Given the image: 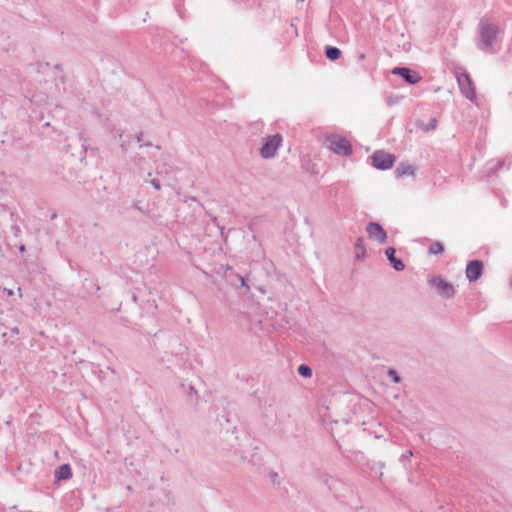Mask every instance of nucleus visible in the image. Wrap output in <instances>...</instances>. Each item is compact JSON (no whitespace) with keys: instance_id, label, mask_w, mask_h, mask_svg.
I'll use <instances>...</instances> for the list:
<instances>
[{"instance_id":"obj_1","label":"nucleus","mask_w":512,"mask_h":512,"mask_svg":"<svg viewBox=\"0 0 512 512\" xmlns=\"http://www.w3.org/2000/svg\"><path fill=\"white\" fill-rule=\"evenodd\" d=\"M480 43L478 47L481 50H488L492 47L496 40L499 28L496 24L491 23L487 18H482L478 25Z\"/></svg>"},{"instance_id":"obj_2","label":"nucleus","mask_w":512,"mask_h":512,"mask_svg":"<svg viewBox=\"0 0 512 512\" xmlns=\"http://www.w3.org/2000/svg\"><path fill=\"white\" fill-rule=\"evenodd\" d=\"M325 145L337 155L350 156L353 152L350 142L345 137L337 134L326 136Z\"/></svg>"},{"instance_id":"obj_3","label":"nucleus","mask_w":512,"mask_h":512,"mask_svg":"<svg viewBox=\"0 0 512 512\" xmlns=\"http://www.w3.org/2000/svg\"><path fill=\"white\" fill-rule=\"evenodd\" d=\"M428 284L435 290L436 294L443 299H452L456 294V289L453 284L443 279L440 275L430 277Z\"/></svg>"},{"instance_id":"obj_4","label":"nucleus","mask_w":512,"mask_h":512,"mask_svg":"<svg viewBox=\"0 0 512 512\" xmlns=\"http://www.w3.org/2000/svg\"><path fill=\"white\" fill-rule=\"evenodd\" d=\"M283 141L282 136L277 133L264 138L263 144L259 149V154L263 159H271L276 155L277 150Z\"/></svg>"},{"instance_id":"obj_5","label":"nucleus","mask_w":512,"mask_h":512,"mask_svg":"<svg viewBox=\"0 0 512 512\" xmlns=\"http://www.w3.org/2000/svg\"><path fill=\"white\" fill-rule=\"evenodd\" d=\"M371 164L378 170H388L393 167L396 157L384 150H376L370 157Z\"/></svg>"},{"instance_id":"obj_6","label":"nucleus","mask_w":512,"mask_h":512,"mask_svg":"<svg viewBox=\"0 0 512 512\" xmlns=\"http://www.w3.org/2000/svg\"><path fill=\"white\" fill-rule=\"evenodd\" d=\"M457 82L461 93L469 100L473 101L476 98V91L474 83L470 75L464 71L457 75Z\"/></svg>"},{"instance_id":"obj_7","label":"nucleus","mask_w":512,"mask_h":512,"mask_svg":"<svg viewBox=\"0 0 512 512\" xmlns=\"http://www.w3.org/2000/svg\"><path fill=\"white\" fill-rule=\"evenodd\" d=\"M366 232L370 239L375 240L380 244H384L387 241V232L378 222H369L366 226Z\"/></svg>"},{"instance_id":"obj_8","label":"nucleus","mask_w":512,"mask_h":512,"mask_svg":"<svg viewBox=\"0 0 512 512\" xmlns=\"http://www.w3.org/2000/svg\"><path fill=\"white\" fill-rule=\"evenodd\" d=\"M391 73L403 78V80L409 85H415L422 79L421 75L408 67H395Z\"/></svg>"},{"instance_id":"obj_9","label":"nucleus","mask_w":512,"mask_h":512,"mask_svg":"<svg viewBox=\"0 0 512 512\" xmlns=\"http://www.w3.org/2000/svg\"><path fill=\"white\" fill-rule=\"evenodd\" d=\"M484 264L481 260L474 259L468 261L466 265V277L469 282L477 281L483 274Z\"/></svg>"},{"instance_id":"obj_10","label":"nucleus","mask_w":512,"mask_h":512,"mask_svg":"<svg viewBox=\"0 0 512 512\" xmlns=\"http://www.w3.org/2000/svg\"><path fill=\"white\" fill-rule=\"evenodd\" d=\"M230 283L235 287L239 294H247L250 291L248 278L240 274H231L229 276Z\"/></svg>"},{"instance_id":"obj_11","label":"nucleus","mask_w":512,"mask_h":512,"mask_svg":"<svg viewBox=\"0 0 512 512\" xmlns=\"http://www.w3.org/2000/svg\"><path fill=\"white\" fill-rule=\"evenodd\" d=\"M395 254L396 249L394 247H388L385 250V255L394 270L403 271L405 269V264L400 258H397Z\"/></svg>"},{"instance_id":"obj_12","label":"nucleus","mask_w":512,"mask_h":512,"mask_svg":"<svg viewBox=\"0 0 512 512\" xmlns=\"http://www.w3.org/2000/svg\"><path fill=\"white\" fill-rule=\"evenodd\" d=\"M72 468L69 464H62L54 472L55 482L69 480L72 477Z\"/></svg>"},{"instance_id":"obj_13","label":"nucleus","mask_w":512,"mask_h":512,"mask_svg":"<svg viewBox=\"0 0 512 512\" xmlns=\"http://www.w3.org/2000/svg\"><path fill=\"white\" fill-rule=\"evenodd\" d=\"M416 170V166L406 162H401L395 169V175L397 178H401L404 176H414Z\"/></svg>"},{"instance_id":"obj_14","label":"nucleus","mask_w":512,"mask_h":512,"mask_svg":"<svg viewBox=\"0 0 512 512\" xmlns=\"http://www.w3.org/2000/svg\"><path fill=\"white\" fill-rule=\"evenodd\" d=\"M324 54L330 61H336L341 57L342 51L338 47L327 45L324 49Z\"/></svg>"},{"instance_id":"obj_15","label":"nucleus","mask_w":512,"mask_h":512,"mask_svg":"<svg viewBox=\"0 0 512 512\" xmlns=\"http://www.w3.org/2000/svg\"><path fill=\"white\" fill-rule=\"evenodd\" d=\"M355 258L356 260H363L366 256V248L363 237H358L355 242Z\"/></svg>"},{"instance_id":"obj_16","label":"nucleus","mask_w":512,"mask_h":512,"mask_svg":"<svg viewBox=\"0 0 512 512\" xmlns=\"http://www.w3.org/2000/svg\"><path fill=\"white\" fill-rule=\"evenodd\" d=\"M233 2L239 4L244 9H260L261 3L259 0H232Z\"/></svg>"},{"instance_id":"obj_17","label":"nucleus","mask_w":512,"mask_h":512,"mask_svg":"<svg viewBox=\"0 0 512 512\" xmlns=\"http://www.w3.org/2000/svg\"><path fill=\"white\" fill-rule=\"evenodd\" d=\"M79 140L82 142L81 147H82V149H83V151H84V156H83V157H81V160H82L83 158H85V157H86V154H87L89 151L91 152V154H94V153H95V151H96L97 149H96V148H93V147L88 146V144H87L88 139H87V138H85V137H83V135H82L81 133H79Z\"/></svg>"},{"instance_id":"obj_18","label":"nucleus","mask_w":512,"mask_h":512,"mask_svg":"<svg viewBox=\"0 0 512 512\" xmlns=\"http://www.w3.org/2000/svg\"><path fill=\"white\" fill-rule=\"evenodd\" d=\"M429 254H442L444 252V245L440 241L433 242L428 249Z\"/></svg>"},{"instance_id":"obj_19","label":"nucleus","mask_w":512,"mask_h":512,"mask_svg":"<svg viewBox=\"0 0 512 512\" xmlns=\"http://www.w3.org/2000/svg\"><path fill=\"white\" fill-rule=\"evenodd\" d=\"M297 372L303 378H310V377H312V373H313L312 368L307 364L299 365Z\"/></svg>"},{"instance_id":"obj_20","label":"nucleus","mask_w":512,"mask_h":512,"mask_svg":"<svg viewBox=\"0 0 512 512\" xmlns=\"http://www.w3.org/2000/svg\"><path fill=\"white\" fill-rule=\"evenodd\" d=\"M387 375L393 383L398 384L401 382V377L395 369L390 368L387 372Z\"/></svg>"},{"instance_id":"obj_21","label":"nucleus","mask_w":512,"mask_h":512,"mask_svg":"<svg viewBox=\"0 0 512 512\" xmlns=\"http://www.w3.org/2000/svg\"><path fill=\"white\" fill-rule=\"evenodd\" d=\"M436 126H437V120H436V118H431V119H430V121H429V124H428L426 127H424L423 129H424L425 131H429V130H433V129H435V128H436Z\"/></svg>"},{"instance_id":"obj_22","label":"nucleus","mask_w":512,"mask_h":512,"mask_svg":"<svg viewBox=\"0 0 512 512\" xmlns=\"http://www.w3.org/2000/svg\"><path fill=\"white\" fill-rule=\"evenodd\" d=\"M150 184L153 186V188H154L155 190H158V191H159V190L161 189V184H160V181H159L158 179H152V180L150 181Z\"/></svg>"},{"instance_id":"obj_23","label":"nucleus","mask_w":512,"mask_h":512,"mask_svg":"<svg viewBox=\"0 0 512 512\" xmlns=\"http://www.w3.org/2000/svg\"><path fill=\"white\" fill-rule=\"evenodd\" d=\"M411 456H413L412 450H407L405 453L402 454L400 460L403 461L405 459L410 458Z\"/></svg>"},{"instance_id":"obj_24","label":"nucleus","mask_w":512,"mask_h":512,"mask_svg":"<svg viewBox=\"0 0 512 512\" xmlns=\"http://www.w3.org/2000/svg\"><path fill=\"white\" fill-rule=\"evenodd\" d=\"M504 165V161H497L495 167L491 168L494 172L498 171L499 169L502 168V166Z\"/></svg>"},{"instance_id":"obj_25","label":"nucleus","mask_w":512,"mask_h":512,"mask_svg":"<svg viewBox=\"0 0 512 512\" xmlns=\"http://www.w3.org/2000/svg\"><path fill=\"white\" fill-rule=\"evenodd\" d=\"M132 207L135 208L136 210L142 212V213L144 212L139 201H134L133 204H132Z\"/></svg>"},{"instance_id":"obj_26","label":"nucleus","mask_w":512,"mask_h":512,"mask_svg":"<svg viewBox=\"0 0 512 512\" xmlns=\"http://www.w3.org/2000/svg\"><path fill=\"white\" fill-rule=\"evenodd\" d=\"M188 395H189V396H192V395L197 396V391H196V389L194 388V386L189 385V392H188Z\"/></svg>"},{"instance_id":"obj_27","label":"nucleus","mask_w":512,"mask_h":512,"mask_svg":"<svg viewBox=\"0 0 512 512\" xmlns=\"http://www.w3.org/2000/svg\"><path fill=\"white\" fill-rule=\"evenodd\" d=\"M3 293H5L7 296H13L14 295V291L12 289H9V288H3Z\"/></svg>"},{"instance_id":"obj_28","label":"nucleus","mask_w":512,"mask_h":512,"mask_svg":"<svg viewBox=\"0 0 512 512\" xmlns=\"http://www.w3.org/2000/svg\"><path fill=\"white\" fill-rule=\"evenodd\" d=\"M212 222L221 230V234L223 235L224 232H223V227H220V225L218 224L217 222V218L216 217H212Z\"/></svg>"},{"instance_id":"obj_29","label":"nucleus","mask_w":512,"mask_h":512,"mask_svg":"<svg viewBox=\"0 0 512 512\" xmlns=\"http://www.w3.org/2000/svg\"><path fill=\"white\" fill-rule=\"evenodd\" d=\"M142 137H143V133H142V132H140L139 134H137V135H136V140H137L138 142H141V141H142Z\"/></svg>"},{"instance_id":"obj_30","label":"nucleus","mask_w":512,"mask_h":512,"mask_svg":"<svg viewBox=\"0 0 512 512\" xmlns=\"http://www.w3.org/2000/svg\"><path fill=\"white\" fill-rule=\"evenodd\" d=\"M19 251H20L21 253H24V252L26 251V246H25L24 244H21V245L19 246Z\"/></svg>"},{"instance_id":"obj_31","label":"nucleus","mask_w":512,"mask_h":512,"mask_svg":"<svg viewBox=\"0 0 512 512\" xmlns=\"http://www.w3.org/2000/svg\"><path fill=\"white\" fill-rule=\"evenodd\" d=\"M278 477V474L276 472H273L271 474V478H272V481L275 482L276 481V478Z\"/></svg>"},{"instance_id":"obj_32","label":"nucleus","mask_w":512,"mask_h":512,"mask_svg":"<svg viewBox=\"0 0 512 512\" xmlns=\"http://www.w3.org/2000/svg\"><path fill=\"white\" fill-rule=\"evenodd\" d=\"M11 332L14 333V334H18L19 333V329L17 327H14V328H12Z\"/></svg>"},{"instance_id":"obj_33","label":"nucleus","mask_w":512,"mask_h":512,"mask_svg":"<svg viewBox=\"0 0 512 512\" xmlns=\"http://www.w3.org/2000/svg\"><path fill=\"white\" fill-rule=\"evenodd\" d=\"M143 146L150 147L152 146V143L150 141H147L143 144Z\"/></svg>"},{"instance_id":"obj_34","label":"nucleus","mask_w":512,"mask_h":512,"mask_svg":"<svg viewBox=\"0 0 512 512\" xmlns=\"http://www.w3.org/2000/svg\"><path fill=\"white\" fill-rule=\"evenodd\" d=\"M329 478H330V477H327V478L325 479V484L328 486V488H329V489H331V487L329 486V483H328Z\"/></svg>"},{"instance_id":"obj_35","label":"nucleus","mask_w":512,"mask_h":512,"mask_svg":"<svg viewBox=\"0 0 512 512\" xmlns=\"http://www.w3.org/2000/svg\"><path fill=\"white\" fill-rule=\"evenodd\" d=\"M121 148H122V150H123V151H126V150H127V149H126V145H125L124 143H122V144H121Z\"/></svg>"},{"instance_id":"obj_36","label":"nucleus","mask_w":512,"mask_h":512,"mask_svg":"<svg viewBox=\"0 0 512 512\" xmlns=\"http://www.w3.org/2000/svg\"><path fill=\"white\" fill-rule=\"evenodd\" d=\"M55 69L60 70V69H61V65H60V64H57V65L55 66Z\"/></svg>"},{"instance_id":"obj_37","label":"nucleus","mask_w":512,"mask_h":512,"mask_svg":"<svg viewBox=\"0 0 512 512\" xmlns=\"http://www.w3.org/2000/svg\"><path fill=\"white\" fill-rule=\"evenodd\" d=\"M510 285H511V287H512V276H511V279H510Z\"/></svg>"}]
</instances>
